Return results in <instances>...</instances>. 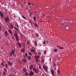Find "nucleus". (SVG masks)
Listing matches in <instances>:
<instances>
[{
	"mask_svg": "<svg viewBox=\"0 0 76 76\" xmlns=\"http://www.w3.org/2000/svg\"><path fill=\"white\" fill-rule=\"evenodd\" d=\"M5 67H6L7 69L8 66H7V64H5Z\"/></svg>",
	"mask_w": 76,
	"mask_h": 76,
	"instance_id": "2f4dec72",
	"label": "nucleus"
},
{
	"mask_svg": "<svg viewBox=\"0 0 76 76\" xmlns=\"http://www.w3.org/2000/svg\"><path fill=\"white\" fill-rule=\"evenodd\" d=\"M34 26H36V27H37L38 26V25H37V23H34Z\"/></svg>",
	"mask_w": 76,
	"mask_h": 76,
	"instance_id": "c85d7f7f",
	"label": "nucleus"
},
{
	"mask_svg": "<svg viewBox=\"0 0 76 76\" xmlns=\"http://www.w3.org/2000/svg\"><path fill=\"white\" fill-rule=\"evenodd\" d=\"M30 51L31 52H33L34 53H35V51L34 49H31Z\"/></svg>",
	"mask_w": 76,
	"mask_h": 76,
	"instance_id": "9b49d317",
	"label": "nucleus"
},
{
	"mask_svg": "<svg viewBox=\"0 0 76 76\" xmlns=\"http://www.w3.org/2000/svg\"><path fill=\"white\" fill-rule=\"evenodd\" d=\"M29 22H30V23H32V22H31V21L29 20Z\"/></svg>",
	"mask_w": 76,
	"mask_h": 76,
	"instance_id": "864d4df0",
	"label": "nucleus"
},
{
	"mask_svg": "<svg viewBox=\"0 0 76 76\" xmlns=\"http://www.w3.org/2000/svg\"><path fill=\"white\" fill-rule=\"evenodd\" d=\"M42 76H45V75H44V74H43Z\"/></svg>",
	"mask_w": 76,
	"mask_h": 76,
	"instance_id": "6e6d98bb",
	"label": "nucleus"
},
{
	"mask_svg": "<svg viewBox=\"0 0 76 76\" xmlns=\"http://www.w3.org/2000/svg\"><path fill=\"white\" fill-rule=\"evenodd\" d=\"M0 29H1V27L0 26Z\"/></svg>",
	"mask_w": 76,
	"mask_h": 76,
	"instance_id": "4d7b16f0",
	"label": "nucleus"
},
{
	"mask_svg": "<svg viewBox=\"0 0 76 76\" xmlns=\"http://www.w3.org/2000/svg\"><path fill=\"white\" fill-rule=\"evenodd\" d=\"M10 56H12V52H11L10 53Z\"/></svg>",
	"mask_w": 76,
	"mask_h": 76,
	"instance_id": "a19ab883",
	"label": "nucleus"
},
{
	"mask_svg": "<svg viewBox=\"0 0 76 76\" xmlns=\"http://www.w3.org/2000/svg\"><path fill=\"white\" fill-rule=\"evenodd\" d=\"M29 53L30 56H32V53H31L30 52H29Z\"/></svg>",
	"mask_w": 76,
	"mask_h": 76,
	"instance_id": "79ce46f5",
	"label": "nucleus"
},
{
	"mask_svg": "<svg viewBox=\"0 0 76 76\" xmlns=\"http://www.w3.org/2000/svg\"><path fill=\"white\" fill-rule=\"evenodd\" d=\"M1 65L3 66V67H4V63H2L1 64Z\"/></svg>",
	"mask_w": 76,
	"mask_h": 76,
	"instance_id": "393cba45",
	"label": "nucleus"
},
{
	"mask_svg": "<svg viewBox=\"0 0 76 76\" xmlns=\"http://www.w3.org/2000/svg\"><path fill=\"white\" fill-rule=\"evenodd\" d=\"M25 55H24V57H25Z\"/></svg>",
	"mask_w": 76,
	"mask_h": 76,
	"instance_id": "69168bd1",
	"label": "nucleus"
},
{
	"mask_svg": "<svg viewBox=\"0 0 76 76\" xmlns=\"http://www.w3.org/2000/svg\"><path fill=\"white\" fill-rule=\"evenodd\" d=\"M15 30H16L17 31H18V29L16 27H15Z\"/></svg>",
	"mask_w": 76,
	"mask_h": 76,
	"instance_id": "4c0bfd02",
	"label": "nucleus"
},
{
	"mask_svg": "<svg viewBox=\"0 0 76 76\" xmlns=\"http://www.w3.org/2000/svg\"><path fill=\"white\" fill-rule=\"evenodd\" d=\"M50 10H49V12H50Z\"/></svg>",
	"mask_w": 76,
	"mask_h": 76,
	"instance_id": "052dcab7",
	"label": "nucleus"
},
{
	"mask_svg": "<svg viewBox=\"0 0 76 76\" xmlns=\"http://www.w3.org/2000/svg\"><path fill=\"white\" fill-rule=\"evenodd\" d=\"M57 47L59 48V49H64V48L63 47H61L60 46H59V45L57 46Z\"/></svg>",
	"mask_w": 76,
	"mask_h": 76,
	"instance_id": "9d476101",
	"label": "nucleus"
},
{
	"mask_svg": "<svg viewBox=\"0 0 76 76\" xmlns=\"http://www.w3.org/2000/svg\"><path fill=\"white\" fill-rule=\"evenodd\" d=\"M56 64H53V66H55V67H56Z\"/></svg>",
	"mask_w": 76,
	"mask_h": 76,
	"instance_id": "09e8293b",
	"label": "nucleus"
},
{
	"mask_svg": "<svg viewBox=\"0 0 76 76\" xmlns=\"http://www.w3.org/2000/svg\"><path fill=\"white\" fill-rule=\"evenodd\" d=\"M33 19L35 22H36V17L35 16H34L33 17Z\"/></svg>",
	"mask_w": 76,
	"mask_h": 76,
	"instance_id": "6ab92c4d",
	"label": "nucleus"
},
{
	"mask_svg": "<svg viewBox=\"0 0 76 76\" xmlns=\"http://www.w3.org/2000/svg\"><path fill=\"white\" fill-rule=\"evenodd\" d=\"M1 75V72H0V75Z\"/></svg>",
	"mask_w": 76,
	"mask_h": 76,
	"instance_id": "e2e57ef3",
	"label": "nucleus"
},
{
	"mask_svg": "<svg viewBox=\"0 0 76 76\" xmlns=\"http://www.w3.org/2000/svg\"><path fill=\"white\" fill-rule=\"evenodd\" d=\"M28 75L29 76H32V75H34V72H33L31 71L30 72H29Z\"/></svg>",
	"mask_w": 76,
	"mask_h": 76,
	"instance_id": "20e7f679",
	"label": "nucleus"
},
{
	"mask_svg": "<svg viewBox=\"0 0 76 76\" xmlns=\"http://www.w3.org/2000/svg\"><path fill=\"white\" fill-rule=\"evenodd\" d=\"M31 58V57H30V56H28V60H30Z\"/></svg>",
	"mask_w": 76,
	"mask_h": 76,
	"instance_id": "72a5a7b5",
	"label": "nucleus"
},
{
	"mask_svg": "<svg viewBox=\"0 0 76 76\" xmlns=\"http://www.w3.org/2000/svg\"><path fill=\"white\" fill-rule=\"evenodd\" d=\"M51 71V73L53 75V76H55V74H54V70L53 69H51L50 70Z\"/></svg>",
	"mask_w": 76,
	"mask_h": 76,
	"instance_id": "423d86ee",
	"label": "nucleus"
},
{
	"mask_svg": "<svg viewBox=\"0 0 76 76\" xmlns=\"http://www.w3.org/2000/svg\"><path fill=\"white\" fill-rule=\"evenodd\" d=\"M22 17L23 19H26V18L24 16V15L22 16Z\"/></svg>",
	"mask_w": 76,
	"mask_h": 76,
	"instance_id": "473e14b6",
	"label": "nucleus"
},
{
	"mask_svg": "<svg viewBox=\"0 0 76 76\" xmlns=\"http://www.w3.org/2000/svg\"><path fill=\"white\" fill-rule=\"evenodd\" d=\"M38 61V59H36V61L37 63V61Z\"/></svg>",
	"mask_w": 76,
	"mask_h": 76,
	"instance_id": "8fccbe9b",
	"label": "nucleus"
},
{
	"mask_svg": "<svg viewBox=\"0 0 76 76\" xmlns=\"http://www.w3.org/2000/svg\"><path fill=\"white\" fill-rule=\"evenodd\" d=\"M4 19L6 21V22H10V20H9V18L8 17L5 18Z\"/></svg>",
	"mask_w": 76,
	"mask_h": 76,
	"instance_id": "f03ea898",
	"label": "nucleus"
},
{
	"mask_svg": "<svg viewBox=\"0 0 76 76\" xmlns=\"http://www.w3.org/2000/svg\"><path fill=\"white\" fill-rule=\"evenodd\" d=\"M41 52H39L38 53V55H39V56H41Z\"/></svg>",
	"mask_w": 76,
	"mask_h": 76,
	"instance_id": "7c9ffc66",
	"label": "nucleus"
},
{
	"mask_svg": "<svg viewBox=\"0 0 76 76\" xmlns=\"http://www.w3.org/2000/svg\"><path fill=\"white\" fill-rule=\"evenodd\" d=\"M34 14L35 15H36V16H37V13H38L37 12V11H35V12H34Z\"/></svg>",
	"mask_w": 76,
	"mask_h": 76,
	"instance_id": "dca6fc26",
	"label": "nucleus"
},
{
	"mask_svg": "<svg viewBox=\"0 0 76 76\" xmlns=\"http://www.w3.org/2000/svg\"><path fill=\"white\" fill-rule=\"evenodd\" d=\"M57 73H58V74H60V71L59 70H58Z\"/></svg>",
	"mask_w": 76,
	"mask_h": 76,
	"instance_id": "e433bc0d",
	"label": "nucleus"
},
{
	"mask_svg": "<svg viewBox=\"0 0 76 76\" xmlns=\"http://www.w3.org/2000/svg\"><path fill=\"white\" fill-rule=\"evenodd\" d=\"M11 28L12 29H13V25L12 24H11Z\"/></svg>",
	"mask_w": 76,
	"mask_h": 76,
	"instance_id": "cd10ccee",
	"label": "nucleus"
},
{
	"mask_svg": "<svg viewBox=\"0 0 76 76\" xmlns=\"http://www.w3.org/2000/svg\"><path fill=\"white\" fill-rule=\"evenodd\" d=\"M10 76H12V75H10Z\"/></svg>",
	"mask_w": 76,
	"mask_h": 76,
	"instance_id": "13d9d810",
	"label": "nucleus"
},
{
	"mask_svg": "<svg viewBox=\"0 0 76 76\" xmlns=\"http://www.w3.org/2000/svg\"><path fill=\"white\" fill-rule=\"evenodd\" d=\"M43 16H44V14H43Z\"/></svg>",
	"mask_w": 76,
	"mask_h": 76,
	"instance_id": "0e129e2a",
	"label": "nucleus"
},
{
	"mask_svg": "<svg viewBox=\"0 0 76 76\" xmlns=\"http://www.w3.org/2000/svg\"><path fill=\"white\" fill-rule=\"evenodd\" d=\"M27 56H28V54H27V53H26L25 54V56L27 57Z\"/></svg>",
	"mask_w": 76,
	"mask_h": 76,
	"instance_id": "58836bf2",
	"label": "nucleus"
},
{
	"mask_svg": "<svg viewBox=\"0 0 76 76\" xmlns=\"http://www.w3.org/2000/svg\"><path fill=\"white\" fill-rule=\"evenodd\" d=\"M42 63H44V59H42Z\"/></svg>",
	"mask_w": 76,
	"mask_h": 76,
	"instance_id": "ea45409f",
	"label": "nucleus"
},
{
	"mask_svg": "<svg viewBox=\"0 0 76 76\" xmlns=\"http://www.w3.org/2000/svg\"><path fill=\"white\" fill-rule=\"evenodd\" d=\"M57 49H55L53 51H54V52H57Z\"/></svg>",
	"mask_w": 76,
	"mask_h": 76,
	"instance_id": "c756f323",
	"label": "nucleus"
},
{
	"mask_svg": "<svg viewBox=\"0 0 76 76\" xmlns=\"http://www.w3.org/2000/svg\"><path fill=\"white\" fill-rule=\"evenodd\" d=\"M7 63L10 65V66H11L12 64V63L10 61H8L7 62Z\"/></svg>",
	"mask_w": 76,
	"mask_h": 76,
	"instance_id": "ddd939ff",
	"label": "nucleus"
},
{
	"mask_svg": "<svg viewBox=\"0 0 76 76\" xmlns=\"http://www.w3.org/2000/svg\"><path fill=\"white\" fill-rule=\"evenodd\" d=\"M61 22L62 23H66L67 22L65 20H61Z\"/></svg>",
	"mask_w": 76,
	"mask_h": 76,
	"instance_id": "6e6552de",
	"label": "nucleus"
},
{
	"mask_svg": "<svg viewBox=\"0 0 76 76\" xmlns=\"http://www.w3.org/2000/svg\"><path fill=\"white\" fill-rule=\"evenodd\" d=\"M27 44L28 45H30V43L28 42H27Z\"/></svg>",
	"mask_w": 76,
	"mask_h": 76,
	"instance_id": "de8ad7c7",
	"label": "nucleus"
},
{
	"mask_svg": "<svg viewBox=\"0 0 76 76\" xmlns=\"http://www.w3.org/2000/svg\"><path fill=\"white\" fill-rule=\"evenodd\" d=\"M51 58H50V61H51Z\"/></svg>",
	"mask_w": 76,
	"mask_h": 76,
	"instance_id": "680f3d73",
	"label": "nucleus"
},
{
	"mask_svg": "<svg viewBox=\"0 0 76 76\" xmlns=\"http://www.w3.org/2000/svg\"><path fill=\"white\" fill-rule=\"evenodd\" d=\"M35 58H39L40 57L39 56H37V55H36L35 56Z\"/></svg>",
	"mask_w": 76,
	"mask_h": 76,
	"instance_id": "4be33fe9",
	"label": "nucleus"
},
{
	"mask_svg": "<svg viewBox=\"0 0 76 76\" xmlns=\"http://www.w3.org/2000/svg\"><path fill=\"white\" fill-rule=\"evenodd\" d=\"M40 46H41V45H40Z\"/></svg>",
	"mask_w": 76,
	"mask_h": 76,
	"instance_id": "774afa93",
	"label": "nucleus"
},
{
	"mask_svg": "<svg viewBox=\"0 0 76 76\" xmlns=\"http://www.w3.org/2000/svg\"><path fill=\"white\" fill-rule=\"evenodd\" d=\"M4 70L5 71V72H7V69H4Z\"/></svg>",
	"mask_w": 76,
	"mask_h": 76,
	"instance_id": "a18cd8bd",
	"label": "nucleus"
},
{
	"mask_svg": "<svg viewBox=\"0 0 76 76\" xmlns=\"http://www.w3.org/2000/svg\"><path fill=\"white\" fill-rule=\"evenodd\" d=\"M8 31L9 32L10 34H11V35H12V34L13 33L12 31L10 30H8Z\"/></svg>",
	"mask_w": 76,
	"mask_h": 76,
	"instance_id": "f8f14e48",
	"label": "nucleus"
},
{
	"mask_svg": "<svg viewBox=\"0 0 76 76\" xmlns=\"http://www.w3.org/2000/svg\"><path fill=\"white\" fill-rule=\"evenodd\" d=\"M25 50L24 49H22L21 50V52H22V53H24V52H25Z\"/></svg>",
	"mask_w": 76,
	"mask_h": 76,
	"instance_id": "aec40b11",
	"label": "nucleus"
},
{
	"mask_svg": "<svg viewBox=\"0 0 76 76\" xmlns=\"http://www.w3.org/2000/svg\"><path fill=\"white\" fill-rule=\"evenodd\" d=\"M26 71V69H25L23 68V71H24V72H25Z\"/></svg>",
	"mask_w": 76,
	"mask_h": 76,
	"instance_id": "c03bdc74",
	"label": "nucleus"
},
{
	"mask_svg": "<svg viewBox=\"0 0 76 76\" xmlns=\"http://www.w3.org/2000/svg\"><path fill=\"white\" fill-rule=\"evenodd\" d=\"M33 71H34V72H35L36 74H37V73H38V70H37V69H36L35 68H33Z\"/></svg>",
	"mask_w": 76,
	"mask_h": 76,
	"instance_id": "7ed1b4c3",
	"label": "nucleus"
},
{
	"mask_svg": "<svg viewBox=\"0 0 76 76\" xmlns=\"http://www.w3.org/2000/svg\"><path fill=\"white\" fill-rule=\"evenodd\" d=\"M46 53V51H45V52L44 53V54H45Z\"/></svg>",
	"mask_w": 76,
	"mask_h": 76,
	"instance_id": "5fc2aeb1",
	"label": "nucleus"
},
{
	"mask_svg": "<svg viewBox=\"0 0 76 76\" xmlns=\"http://www.w3.org/2000/svg\"><path fill=\"white\" fill-rule=\"evenodd\" d=\"M34 43H35L36 46H37V42H36V41H34Z\"/></svg>",
	"mask_w": 76,
	"mask_h": 76,
	"instance_id": "a878e982",
	"label": "nucleus"
},
{
	"mask_svg": "<svg viewBox=\"0 0 76 76\" xmlns=\"http://www.w3.org/2000/svg\"><path fill=\"white\" fill-rule=\"evenodd\" d=\"M45 44V41H44L43 42V44Z\"/></svg>",
	"mask_w": 76,
	"mask_h": 76,
	"instance_id": "3c124183",
	"label": "nucleus"
},
{
	"mask_svg": "<svg viewBox=\"0 0 76 76\" xmlns=\"http://www.w3.org/2000/svg\"><path fill=\"white\" fill-rule=\"evenodd\" d=\"M3 75H5L6 74V72H3Z\"/></svg>",
	"mask_w": 76,
	"mask_h": 76,
	"instance_id": "f704fd0d",
	"label": "nucleus"
},
{
	"mask_svg": "<svg viewBox=\"0 0 76 76\" xmlns=\"http://www.w3.org/2000/svg\"><path fill=\"white\" fill-rule=\"evenodd\" d=\"M5 35L6 37H7V32L5 31Z\"/></svg>",
	"mask_w": 76,
	"mask_h": 76,
	"instance_id": "b1692460",
	"label": "nucleus"
},
{
	"mask_svg": "<svg viewBox=\"0 0 76 76\" xmlns=\"http://www.w3.org/2000/svg\"><path fill=\"white\" fill-rule=\"evenodd\" d=\"M63 28H65V29H66V30H68V29H69V27L66 26L65 27V25L63 26Z\"/></svg>",
	"mask_w": 76,
	"mask_h": 76,
	"instance_id": "0eeeda50",
	"label": "nucleus"
},
{
	"mask_svg": "<svg viewBox=\"0 0 76 76\" xmlns=\"http://www.w3.org/2000/svg\"><path fill=\"white\" fill-rule=\"evenodd\" d=\"M17 27L18 28H19V26L18 24H17Z\"/></svg>",
	"mask_w": 76,
	"mask_h": 76,
	"instance_id": "37998d69",
	"label": "nucleus"
},
{
	"mask_svg": "<svg viewBox=\"0 0 76 76\" xmlns=\"http://www.w3.org/2000/svg\"><path fill=\"white\" fill-rule=\"evenodd\" d=\"M18 44L19 45V46H20V48L22 47V46H21V44H20V43L19 42H18Z\"/></svg>",
	"mask_w": 76,
	"mask_h": 76,
	"instance_id": "f3484780",
	"label": "nucleus"
},
{
	"mask_svg": "<svg viewBox=\"0 0 76 76\" xmlns=\"http://www.w3.org/2000/svg\"><path fill=\"white\" fill-rule=\"evenodd\" d=\"M33 67H34V65L32 64L29 67V68L30 69V70H32V68H33Z\"/></svg>",
	"mask_w": 76,
	"mask_h": 76,
	"instance_id": "1a4fd4ad",
	"label": "nucleus"
},
{
	"mask_svg": "<svg viewBox=\"0 0 76 76\" xmlns=\"http://www.w3.org/2000/svg\"><path fill=\"white\" fill-rule=\"evenodd\" d=\"M19 62L20 64H21V63H22V62H21V61H20V60H19Z\"/></svg>",
	"mask_w": 76,
	"mask_h": 76,
	"instance_id": "c9c22d12",
	"label": "nucleus"
},
{
	"mask_svg": "<svg viewBox=\"0 0 76 76\" xmlns=\"http://www.w3.org/2000/svg\"><path fill=\"white\" fill-rule=\"evenodd\" d=\"M28 5H31H31L32 6H34V4H33V3L30 4V3L28 2Z\"/></svg>",
	"mask_w": 76,
	"mask_h": 76,
	"instance_id": "2eb2a0df",
	"label": "nucleus"
},
{
	"mask_svg": "<svg viewBox=\"0 0 76 76\" xmlns=\"http://www.w3.org/2000/svg\"><path fill=\"white\" fill-rule=\"evenodd\" d=\"M50 10L52 13V12H53V11H52V9L51 8V9H50Z\"/></svg>",
	"mask_w": 76,
	"mask_h": 76,
	"instance_id": "603ef678",
	"label": "nucleus"
},
{
	"mask_svg": "<svg viewBox=\"0 0 76 76\" xmlns=\"http://www.w3.org/2000/svg\"><path fill=\"white\" fill-rule=\"evenodd\" d=\"M45 67V65H43V69H44V68Z\"/></svg>",
	"mask_w": 76,
	"mask_h": 76,
	"instance_id": "49530a36",
	"label": "nucleus"
},
{
	"mask_svg": "<svg viewBox=\"0 0 76 76\" xmlns=\"http://www.w3.org/2000/svg\"><path fill=\"white\" fill-rule=\"evenodd\" d=\"M31 23V25H33V24H32V23Z\"/></svg>",
	"mask_w": 76,
	"mask_h": 76,
	"instance_id": "bf43d9fd",
	"label": "nucleus"
},
{
	"mask_svg": "<svg viewBox=\"0 0 76 76\" xmlns=\"http://www.w3.org/2000/svg\"><path fill=\"white\" fill-rule=\"evenodd\" d=\"M38 4V3H37V4Z\"/></svg>",
	"mask_w": 76,
	"mask_h": 76,
	"instance_id": "338daca9",
	"label": "nucleus"
},
{
	"mask_svg": "<svg viewBox=\"0 0 76 76\" xmlns=\"http://www.w3.org/2000/svg\"><path fill=\"white\" fill-rule=\"evenodd\" d=\"M23 61L24 62H25V63H27V61H26V60H25V59H23Z\"/></svg>",
	"mask_w": 76,
	"mask_h": 76,
	"instance_id": "5701e85b",
	"label": "nucleus"
},
{
	"mask_svg": "<svg viewBox=\"0 0 76 76\" xmlns=\"http://www.w3.org/2000/svg\"><path fill=\"white\" fill-rule=\"evenodd\" d=\"M48 67H45V71L46 72H48Z\"/></svg>",
	"mask_w": 76,
	"mask_h": 76,
	"instance_id": "a211bd4d",
	"label": "nucleus"
},
{
	"mask_svg": "<svg viewBox=\"0 0 76 76\" xmlns=\"http://www.w3.org/2000/svg\"><path fill=\"white\" fill-rule=\"evenodd\" d=\"M15 50L14 49L12 50V54L13 56H15Z\"/></svg>",
	"mask_w": 76,
	"mask_h": 76,
	"instance_id": "4468645a",
	"label": "nucleus"
},
{
	"mask_svg": "<svg viewBox=\"0 0 76 76\" xmlns=\"http://www.w3.org/2000/svg\"><path fill=\"white\" fill-rule=\"evenodd\" d=\"M15 33L14 34V35L15 38L17 39V41H18L19 39L18 38V33L16 32V31H15Z\"/></svg>",
	"mask_w": 76,
	"mask_h": 76,
	"instance_id": "f257e3e1",
	"label": "nucleus"
},
{
	"mask_svg": "<svg viewBox=\"0 0 76 76\" xmlns=\"http://www.w3.org/2000/svg\"><path fill=\"white\" fill-rule=\"evenodd\" d=\"M32 13H33V12H30V14L29 15L30 16H32Z\"/></svg>",
	"mask_w": 76,
	"mask_h": 76,
	"instance_id": "bb28decb",
	"label": "nucleus"
},
{
	"mask_svg": "<svg viewBox=\"0 0 76 76\" xmlns=\"http://www.w3.org/2000/svg\"><path fill=\"white\" fill-rule=\"evenodd\" d=\"M35 35L37 37H39V35L37 33H36L35 34Z\"/></svg>",
	"mask_w": 76,
	"mask_h": 76,
	"instance_id": "412c9836",
	"label": "nucleus"
},
{
	"mask_svg": "<svg viewBox=\"0 0 76 76\" xmlns=\"http://www.w3.org/2000/svg\"><path fill=\"white\" fill-rule=\"evenodd\" d=\"M0 15L2 18H4V14L1 11L0 12Z\"/></svg>",
	"mask_w": 76,
	"mask_h": 76,
	"instance_id": "39448f33",
	"label": "nucleus"
}]
</instances>
